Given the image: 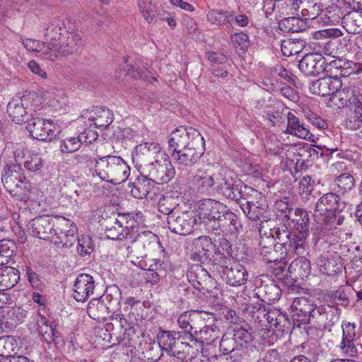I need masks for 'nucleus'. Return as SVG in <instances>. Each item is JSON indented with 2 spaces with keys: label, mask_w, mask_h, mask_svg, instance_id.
Returning <instances> with one entry per match:
<instances>
[{
  "label": "nucleus",
  "mask_w": 362,
  "mask_h": 362,
  "mask_svg": "<svg viewBox=\"0 0 362 362\" xmlns=\"http://www.w3.org/2000/svg\"><path fill=\"white\" fill-rule=\"evenodd\" d=\"M140 173L141 175L135 182L128 184L129 187L132 188L131 194L136 199H144L148 196L152 199L155 195V192H153L155 183L149 176L145 175L142 170H140Z\"/></svg>",
  "instance_id": "25"
},
{
  "label": "nucleus",
  "mask_w": 362,
  "mask_h": 362,
  "mask_svg": "<svg viewBox=\"0 0 362 362\" xmlns=\"http://www.w3.org/2000/svg\"><path fill=\"white\" fill-rule=\"evenodd\" d=\"M255 294L257 298L264 303H271L280 298L281 291L279 286L273 281L262 282L255 289Z\"/></svg>",
  "instance_id": "31"
},
{
  "label": "nucleus",
  "mask_w": 362,
  "mask_h": 362,
  "mask_svg": "<svg viewBox=\"0 0 362 362\" xmlns=\"http://www.w3.org/2000/svg\"><path fill=\"white\" fill-rule=\"evenodd\" d=\"M344 28L351 34L362 31V11L352 10L344 14L342 21Z\"/></svg>",
  "instance_id": "33"
},
{
  "label": "nucleus",
  "mask_w": 362,
  "mask_h": 362,
  "mask_svg": "<svg viewBox=\"0 0 362 362\" xmlns=\"http://www.w3.org/2000/svg\"><path fill=\"white\" fill-rule=\"evenodd\" d=\"M240 185L232 177L223 178L218 185V190L226 198L234 200V199H237L238 193H239L238 189H240Z\"/></svg>",
  "instance_id": "48"
},
{
  "label": "nucleus",
  "mask_w": 362,
  "mask_h": 362,
  "mask_svg": "<svg viewBox=\"0 0 362 362\" xmlns=\"http://www.w3.org/2000/svg\"><path fill=\"white\" fill-rule=\"evenodd\" d=\"M361 95L356 94L354 88L345 86L338 88L336 91H333L329 97V101L338 108L347 107L352 110L356 103H360Z\"/></svg>",
  "instance_id": "20"
},
{
  "label": "nucleus",
  "mask_w": 362,
  "mask_h": 362,
  "mask_svg": "<svg viewBox=\"0 0 362 362\" xmlns=\"http://www.w3.org/2000/svg\"><path fill=\"white\" fill-rule=\"evenodd\" d=\"M187 183L194 194L198 196H208L213 192L215 181L212 175L206 171L199 170L188 178Z\"/></svg>",
  "instance_id": "16"
},
{
  "label": "nucleus",
  "mask_w": 362,
  "mask_h": 362,
  "mask_svg": "<svg viewBox=\"0 0 362 362\" xmlns=\"http://www.w3.org/2000/svg\"><path fill=\"white\" fill-rule=\"evenodd\" d=\"M66 23H70V21L66 20V22H64L59 18H54L47 23L45 28L46 39L54 41L59 35H62V31L67 30Z\"/></svg>",
  "instance_id": "43"
},
{
  "label": "nucleus",
  "mask_w": 362,
  "mask_h": 362,
  "mask_svg": "<svg viewBox=\"0 0 362 362\" xmlns=\"http://www.w3.org/2000/svg\"><path fill=\"white\" fill-rule=\"evenodd\" d=\"M9 117L16 124H21L26 120V111L21 98H12L7 105Z\"/></svg>",
  "instance_id": "38"
},
{
  "label": "nucleus",
  "mask_w": 362,
  "mask_h": 362,
  "mask_svg": "<svg viewBox=\"0 0 362 362\" xmlns=\"http://www.w3.org/2000/svg\"><path fill=\"white\" fill-rule=\"evenodd\" d=\"M88 119L93 122L97 128L107 127L113 121V115L105 107H95L90 112Z\"/></svg>",
  "instance_id": "36"
},
{
  "label": "nucleus",
  "mask_w": 362,
  "mask_h": 362,
  "mask_svg": "<svg viewBox=\"0 0 362 362\" xmlns=\"http://www.w3.org/2000/svg\"><path fill=\"white\" fill-rule=\"evenodd\" d=\"M205 151V144L176 151L170 155L175 163L181 167L190 168L199 162Z\"/></svg>",
  "instance_id": "14"
},
{
  "label": "nucleus",
  "mask_w": 362,
  "mask_h": 362,
  "mask_svg": "<svg viewBox=\"0 0 362 362\" xmlns=\"http://www.w3.org/2000/svg\"><path fill=\"white\" fill-rule=\"evenodd\" d=\"M17 250L16 243L13 240L4 239L0 240V266L9 262Z\"/></svg>",
  "instance_id": "50"
},
{
  "label": "nucleus",
  "mask_w": 362,
  "mask_h": 362,
  "mask_svg": "<svg viewBox=\"0 0 362 362\" xmlns=\"http://www.w3.org/2000/svg\"><path fill=\"white\" fill-rule=\"evenodd\" d=\"M19 165H11L4 169L1 181L5 189L10 193L20 187V183L25 180V176L21 173Z\"/></svg>",
  "instance_id": "28"
},
{
  "label": "nucleus",
  "mask_w": 362,
  "mask_h": 362,
  "mask_svg": "<svg viewBox=\"0 0 362 362\" xmlns=\"http://www.w3.org/2000/svg\"><path fill=\"white\" fill-rule=\"evenodd\" d=\"M241 209L250 220L261 221L262 223H263L264 221L268 222L267 217L264 215L267 211V205L260 204L257 201L249 206L245 205Z\"/></svg>",
  "instance_id": "42"
},
{
  "label": "nucleus",
  "mask_w": 362,
  "mask_h": 362,
  "mask_svg": "<svg viewBox=\"0 0 362 362\" xmlns=\"http://www.w3.org/2000/svg\"><path fill=\"white\" fill-rule=\"evenodd\" d=\"M95 172L102 180L116 185L128 178L130 168L122 157L109 155L98 158Z\"/></svg>",
  "instance_id": "3"
},
{
  "label": "nucleus",
  "mask_w": 362,
  "mask_h": 362,
  "mask_svg": "<svg viewBox=\"0 0 362 362\" xmlns=\"http://www.w3.org/2000/svg\"><path fill=\"white\" fill-rule=\"evenodd\" d=\"M288 226L285 224L279 227L270 228L269 233L264 230V226L260 225L259 228V235L270 236L276 240L274 251L281 250L280 257H270V262L281 260L289 252H293L298 255H303L308 247L306 243L309 233L310 219L308 213L300 209L296 208L292 217L288 219Z\"/></svg>",
  "instance_id": "1"
},
{
  "label": "nucleus",
  "mask_w": 362,
  "mask_h": 362,
  "mask_svg": "<svg viewBox=\"0 0 362 362\" xmlns=\"http://www.w3.org/2000/svg\"><path fill=\"white\" fill-rule=\"evenodd\" d=\"M352 64L351 62L343 59H336L329 63H327L325 61L322 66V73L332 80H341V77H346L353 72Z\"/></svg>",
  "instance_id": "23"
},
{
  "label": "nucleus",
  "mask_w": 362,
  "mask_h": 362,
  "mask_svg": "<svg viewBox=\"0 0 362 362\" xmlns=\"http://www.w3.org/2000/svg\"><path fill=\"white\" fill-rule=\"evenodd\" d=\"M20 279L19 272L13 267H6L1 273V291L14 287Z\"/></svg>",
  "instance_id": "47"
},
{
  "label": "nucleus",
  "mask_w": 362,
  "mask_h": 362,
  "mask_svg": "<svg viewBox=\"0 0 362 362\" xmlns=\"http://www.w3.org/2000/svg\"><path fill=\"white\" fill-rule=\"evenodd\" d=\"M202 312L198 310L185 311L177 318V322L179 327L184 331L182 338L189 340V334H192L195 329L200 328L204 324Z\"/></svg>",
  "instance_id": "19"
},
{
  "label": "nucleus",
  "mask_w": 362,
  "mask_h": 362,
  "mask_svg": "<svg viewBox=\"0 0 362 362\" xmlns=\"http://www.w3.org/2000/svg\"><path fill=\"white\" fill-rule=\"evenodd\" d=\"M134 220L129 214H118L110 217L105 226V235L108 239H128L130 237V228L133 229Z\"/></svg>",
  "instance_id": "8"
},
{
  "label": "nucleus",
  "mask_w": 362,
  "mask_h": 362,
  "mask_svg": "<svg viewBox=\"0 0 362 362\" xmlns=\"http://www.w3.org/2000/svg\"><path fill=\"white\" fill-rule=\"evenodd\" d=\"M23 45L27 50L41 53L43 58L47 59L45 52H47L48 43L45 44L34 39L27 38L23 40Z\"/></svg>",
  "instance_id": "60"
},
{
  "label": "nucleus",
  "mask_w": 362,
  "mask_h": 362,
  "mask_svg": "<svg viewBox=\"0 0 362 362\" xmlns=\"http://www.w3.org/2000/svg\"><path fill=\"white\" fill-rule=\"evenodd\" d=\"M342 87L341 80L332 79L326 76L314 81L310 86L312 93L320 96H327L332 94L338 88Z\"/></svg>",
  "instance_id": "29"
},
{
  "label": "nucleus",
  "mask_w": 362,
  "mask_h": 362,
  "mask_svg": "<svg viewBox=\"0 0 362 362\" xmlns=\"http://www.w3.org/2000/svg\"><path fill=\"white\" fill-rule=\"evenodd\" d=\"M319 0L318 2L314 0H300L302 5L301 14L306 20H313L317 17H322V11L325 4Z\"/></svg>",
  "instance_id": "37"
},
{
  "label": "nucleus",
  "mask_w": 362,
  "mask_h": 362,
  "mask_svg": "<svg viewBox=\"0 0 362 362\" xmlns=\"http://www.w3.org/2000/svg\"><path fill=\"white\" fill-rule=\"evenodd\" d=\"M23 165L25 168L28 171L35 173L43 167L44 163L40 155L33 153L26 157Z\"/></svg>",
  "instance_id": "61"
},
{
  "label": "nucleus",
  "mask_w": 362,
  "mask_h": 362,
  "mask_svg": "<svg viewBox=\"0 0 362 362\" xmlns=\"http://www.w3.org/2000/svg\"><path fill=\"white\" fill-rule=\"evenodd\" d=\"M207 20L216 25H232L234 14L232 11L211 9L206 14Z\"/></svg>",
  "instance_id": "40"
},
{
  "label": "nucleus",
  "mask_w": 362,
  "mask_h": 362,
  "mask_svg": "<svg viewBox=\"0 0 362 362\" xmlns=\"http://www.w3.org/2000/svg\"><path fill=\"white\" fill-rule=\"evenodd\" d=\"M27 129L30 135L40 141H50L55 136V125L52 120H47L40 117H33L26 120Z\"/></svg>",
  "instance_id": "15"
},
{
  "label": "nucleus",
  "mask_w": 362,
  "mask_h": 362,
  "mask_svg": "<svg viewBox=\"0 0 362 362\" xmlns=\"http://www.w3.org/2000/svg\"><path fill=\"white\" fill-rule=\"evenodd\" d=\"M67 37L65 42L62 44L57 43L56 41L48 43L47 52H45L47 59L56 60L69 54L76 53L81 47V37L76 33L66 30Z\"/></svg>",
  "instance_id": "6"
},
{
  "label": "nucleus",
  "mask_w": 362,
  "mask_h": 362,
  "mask_svg": "<svg viewBox=\"0 0 362 362\" xmlns=\"http://www.w3.org/2000/svg\"><path fill=\"white\" fill-rule=\"evenodd\" d=\"M341 211L329 212L316 220L328 230L337 229L344 222V216L341 214Z\"/></svg>",
  "instance_id": "49"
},
{
  "label": "nucleus",
  "mask_w": 362,
  "mask_h": 362,
  "mask_svg": "<svg viewBox=\"0 0 362 362\" xmlns=\"http://www.w3.org/2000/svg\"><path fill=\"white\" fill-rule=\"evenodd\" d=\"M305 42L301 39H286L281 41V49L285 57L298 54L304 49Z\"/></svg>",
  "instance_id": "45"
},
{
  "label": "nucleus",
  "mask_w": 362,
  "mask_h": 362,
  "mask_svg": "<svg viewBox=\"0 0 362 362\" xmlns=\"http://www.w3.org/2000/svg\"><path fill=\"white\" fill-rule=\"evenodd\" d=\"M163 349L156 341L149 343L145 351V357L148 361L156 362L161 358Z\"/></svg>",
  "instance_id": "64"
},
{
  "label": "nucleus",
  "mask_w": 362,
  "mask_h": 362,
  "mask_svg": "<svg viewBox=\"0 0 362 362\" xmlns=\"http://www.w3.org/2000/svg\"><path fill=\"white\" fill-rule=\"evenodd\" d=\"M214 243L211 238L200 236L193 241V248L190 251V259L196 264H204L213 260Z\"/></svg>",
  "instance_id": "12"
},
{
  "label": "nucleus",
  "mask_w": 362,
  "mask_h": 362,
  "mask_svg": "<svg viewBox=\"0 0 362 362\" xmlns=\"http://www.w3.org/2000/svg\"><path fill=\"white\" fill-rule=\"evenodd\" d=\"M129 239H132V245L127 247L128 257H142L144 255L143 252L139 251L141 247H143V249L157 248L162 252L164 251L158 237L151 232L144 231L138 234L134 238L130 236Z\"/></svg>",
  "instance_id": "9"
},
{
  "label": "nucleus",
  "mask_w": 362,
  "mask_h": 362,
  "mask_svg": "<svg viewBox=\"0 0 362 362\" xmlns=\"http://www.w3.org/2000/svg\"><path fill=\"white\" fill-rule=\"evenodd\" d=\"M143 173L157 184L168 183L175 175V168L165 153H160L155 160L140 165Z\"/></svg>",
  "instance_id": "4"
},
{
  "label": "nucleus",
  "mask_w": 362,
  "mask_h": 362,
  "mask_svg": "<svg viewBox=\"0 0 362 362\" xmlns=\"http://www.w3.org/2000/svg\"><path fill=\"white\" fill-rule=\"evenodd\" d=\"M167 221L169 229L173 233L180 235H189L199 228L197 218L189 212L171 214L168 216Z\"/></svg>",
  "instance_id": "10"
},
{
  "label": "nucleus",
  "mask_w": 362,
  "mask_h": 362,
  "mask_svg": "<svg viewBox=\"0 0 362 362\" xmlns=\"http://www.w3.org/2000/svg\"><path fill=\"white\" fill-rule=\"evenodd\" d=\"M204 144V139L198 130L192 127L183 126L172 132L168 141L170 151Z\"/></svg>",
  "instance_id": "5"
},
{
  "label": "nucleus",
  "mask_w": 362,
  "mask_h": 362,
  "mask_svg": "<svg viewBox=\"0 0 362 362\" xmlns=\"http://www.w3.org/2000/svg\"><path fill=\"white\" fill-rule=\"evenodd\" d=\"M127 76L133 78H143L144 80H146L148 77L144 72H141V71L136 69L133 66L128 64L125 65L123 69L116 71L115 76L119 79L123 80Z\"/></svg>",
  "instance_id": "58"
},
{
  "label": "nucleus",
  "mask_w": 362,
  "mask_h": 362,
  "mask_svg": "<svg viewBox=\"0 0 362 362\" xmlns=\"http://www.w3.org/2000/svg\"><path fill=\"white\" fill-rule=\"evenodd\" d=\"M340 313V309L329 305H320L317 308V314L325 316V325L327 326H332L337 324L339 320Z\"/></svg>",
  "instance_id": "51"
},
{
  "label": "nucleus",
  "mask_w": 362,
  "mask_h": 362,
  "mask_svg": "<svg viewBox=\"0 0 362 362\" xmlns=\"http://www.w3.org/2000/svg\"><path fill=\"white\" fill-rule=\"evenodd\" d=\"M360 103L353 107L352 112L349 118V125L351 129H359L362 127V95Z\"/></svg>",
  "instance_id": "57"
},
{
  "label": "nucleus",
  "mask_w": 362,
  "mask_h": 362,
  "mask_svg": "<svg viewBox=\"0 0 362 362\" xmlns=\"http://www.w3.org/2000/svg\"><path fill=\"white\" fill-rule=\"evenodd\" d=\"M325 58L319 53L305 54L299 62L300 71L308 76H317L322 73Z\"/></svg>",
  "instance_id": "26"
},
{
  "label": "nucleus",
  "mask_w": 362,
  "mask_h": 362,
  "mask_svg": "<svg viewBox=\"0 0 362 362\" xmlns=\"http://www.w3.org/2000/svg\"><path fill=\"white\" fill-rule=\"evenodd\" d=\"M238 192L237 199H234V200L239 203L240 208L245 205L249 206L257 202L259 198H262L261 193L257 190L245 185H240Z\"/></svg>",
  "instance_id": "39"
},
{
  "label": "nucleus",
  "mask_w": 362,
  "mask_h": 362,
  "mask_svg": "<svg viewBox=\"0 0 362 362\" xmlns=\"http://www.w3.org/2000/svg\"><path fill=\"white\" fill-rule=\"evenodd\" d=\"M87 313L90 317L98 322H106L110 317V306L100 298H93L87 307Z\"/></svg>",
  "instance_id": "30"
},
{
  "label": "nucleus",
  "mask_w": 362,
  "mask_h": 362,
  "mask_svg": "<svg viewBox=\"0 0 362 362\" xmlns=\"http://www.w3.org/2000/svg\"><path fill=\"white\" fill-rule=\"evenodd\" d=\"M77 227L71 220L56 216V223L52 231L51 241L58 247H69L77 240Z\"/></svg>",
  "instance_id": "7"
},
{
  "label": "nucleus",
  "mask_w": 362,
  "mask_h": 362,
  "mask_svg": "<svg viewBox=\"0 0 362 362\" xmlns=\"http://www.w3.org/2000/svg\"><path fill=\"white\" fill-rule=\"evenodd\" d=\"M230 40L242 53L246 52L250 47L249 36L243 32L231 34Z\"/></svg>",
  "instance_id": "59"
},
{
  "label": "nucleus",
  "mask_w": 362,
  "mask_h": 362,
  "mask_svg": "<svg viewBox=\"0 0 362 362\" xmlns=\"http://www.w3.org/2000/svg\"><path fill=\"white\" fill-rule=\"evenodd\" d=\"M182 337L179 332L160 330L157 334L158 344L168 354L180 343Z\"/></svg>",
  "instance_id": "34"
},
{
  "label": "nucleus",
  "mask_w": 362,
  "mask_h": 362,
  "mask_svg": "<svg viewBox=\"0 0 362 362\" xmlns=\"http://www.w3.org/2000/svg\"><path fill=\"white\" fill-rule=\"evenodd\" d=\"M251 328L248 325L240 327H235L233 329V336L238 344H242L243 349L247 348V344L252 340V335L250 332Z\"/></svg>",
  "instance_id": "55"
},
{
  "label": "nucleus",
  "mask_w": 362,
  "mask_h": 362,
  "mask_svg": "<svg viewBox=\"0 0 362 362\" xmlns=\"http://www.w3.org/2000/svg\"><path fill=\"white\" fill-rule=\"evenodd\" d=\"M345 207L346 203L341 200L338 194L332 192L327 193L317 202L313 216L316 220L329 212L342 211Z\"/></svg>",
  "instance_id": "17"
},
{
  "label": "nucleus",
  "mask_w": 362,
  "mask_h": 362,
  "mask_svg": "<svg viewBox=\"0 0 362 362\" xmlns=\"http://www.w3.org/2000/svg\"><path fill=\"white\" fill-rule=\"evenodd\" d=\"M321 273L332 276L339 272L341 266L336 262L334 258H329L327 255H320L316 261Z\"/></svg>",
  "instance_id": "46"
},
{
  "label": "nucleus",
  "mask_w": 362,
  "mask_h": 362,
  "mask_svg": "<svg viewBox=\"0 0 362 362\" xmlns=\"http://www.w3.org/2000/svg\"><path fill=\"white\" fill-rule=\"evenodd\" d=\"M83 139L78 134L76 136L67 137L61 141L60 151L62 153H74L78 151L82 143Z\"/></svg>",
  "instance_id": "56"
},
{
  "label": "nucleus",
  "mask_w": 362,
  "mask_h": 362,
  "mask_svg": "<svg viewBox=\"0 0 362 362\" xmlns=\"http://www.w3.org/2000/svg\"><path fill=\"white\" fill-rule=\"evenodd\" d=\"M100 298L103 299V302L107 303L110 309L112 305L119 303L121 298L120 290L117 286L110 287Z\"/></svg>",
  "instance_id": "62"
},
{
  "label": "nucleus",
  "mask_w": 362,
  "mask_h": 362,
  "mask_svg": "<svg viewBox=\"0 0 362 362\" xmlns=\"http://www.w3.org/2000/svg\"><path fill=\"white\" fill-rule=\"evenodd\" d=\"M221 277L231 286H240L245 284L248 279L247 269L238 262H233L230 267H222Z\"/></svg>",
  "instance_id": "22"
},
{
  "label": "nucleus",
  "mask_w": 362,
  "mask_h": 362,
  "mask_svg": "<svg viewBox=\"0 0 362 362\" xmlns=\"http://www.w3.org/2000/svg\"><path fill=\"white\" fill-rule=\"evenodd\" d=\"M56 223V216H40L33 218L28 224L29 232L40 239H51Z\"/></svg>",
  "instance_id": "18"
},
{
  "label": "nucleus",
  "mask_w": 362,
  "mask_h": 362,
  "mask_svg": "<svg viewBox=\"0 0 362 362\" xmlns=\"http://www.w3.org/2000/svg\"><path fill=\"white\" fill-rule=\"evenodd\" d=\"M290 272H296L302 279L307 277L310 274V262L305 257H300L293 260L288 267Z\"/></svg>",
  "instance_id": "53"
},
{
  "label": "nucleus",
  "mask_w": 362,
  "mask_h": 362,
  "mask_svg": "<svg viewBox=\"0 0 362 362\" xmlns=\"http://www.w3.org/2000/svg\"><path fill=\"white\" fill-rule=\"evenodd\" d=\"M288 123L285 132L300 139L315 141V136L310 132L308 126L302 122L293 113H288Z\"/></svg>",
  "instance_id": "27"
},
{
  "label": "nucleus",
  "mask_w": 362,
  "mask_h": 362,
  "mask_svg": "<svg viewBox=\"0 0 362 362\" xmlns=\"http://www.w3.org/2000/svg\"><path fill=\"white\" fill-rule=\"evenodd\" d=\"M291 317L293 323L305 324L309 322L310 317H315L317 314V308L314 307L312 300L307 298H296L291 305Z\"/></svg>",
  "instance_id": "13"
},
{
  "label": "nucleus",
  "mask_w": 362,
  "mask_h": 362,
  "mask_svg": "<svg viewBox=\"0 0 362 362\" xmlns=\"http://www.w3.org/2000/svg\"><path fill=\"white\" fill-rule=\"evenodd\" d=\"M219 350L223 354L217 357L219 362H241L244 350L242 344L235 339L231 334H223L219 342Z\"/></svg>",
  "instance_id": "11"
},
{
  "label": "nucleus",
  "mask_w": 362,
  "mask_h": 362,
  "mask_svg": "<svg viewBox=\"0 0 362 362\" xmlns=\"http://www.w3.org/2000/svg\"><path fill=\"white\" fill-rule=\"evenodd\" d=\"M74 298L77 301L84 302L93 294L95 281L90 274H80L74 281Z\"/></svg>",
  "instance_id": "24"
},
{
  "label": "nucleus",
  "mask_w": 362,
  "mask_h": 362,
  "mask_svg": "<svg viewBox=\"0 0 362 362\" xmlns=\"http://www.w3.org/2000/svg\"><path fill=\"white\" fill-rule=\"evenodd\" d=\"M189 283L204 294L210 293L211 290L207 287L208 283H213L208 271L201 264H194L190 267L187 274Z\"/></svg>",
  "instance_id": "21"
},
{
  "label": "nucleus",
  "mask_w": 362,
  "mask_h": 362,
  "mask_svg": "<svg viewBox=\"0 0 362 362\" xmlns=\"http://www.w3.org/2000/svg\"><path fill=\"white\" fill-rule=\"evenodd\" d=\"M135 155L134 160L138 162H144L145 156L148 158L153 157L155 159L160 153H163L160 151L159 145L154 142H145L136 146L134 148Z\"/></svg>",
  "instance_id": "35"
},
{
  "label": "nucleus",
  "mask_w": 362,
  "mask_h": 362,
  "mask_svg": "<svg viewBox=\"0 0 362 362\" xmlns=\"http://www.w3.org/2000/svg\"><path fill=\"white\" fill-rule=\"evenodd\" d=\"M267 308L261 303L249 304L244 310L245 317L255 322H259L261 326L264 325Z\"/></svg>",
  "instance_id": "41"
},
{
  "label": "nucleus",
  "mask_w": 362,
  "mask_h": 362,
  "mask_svg": "<svg viewBox=\"0 0 362 362\" xmlns=\"http://www.w3.org/2000/svg\"><path fill=\"white\" fill-rule=\"evenodd\" d=\"M15 339L11 336L0 337V356H10L15 349Z\"/></svg>",
  "instance_id": "63"
},
{
  "label": "nucleus",
  "mask_w": 362,
  "mask_h": 362,
  "mask_svg": "<svg viewBox=\"0 0 362 362\" xmlns=\"http://www.w3.org/2000/svg\"><path fill=\"white\" fill-rule=\"evenodd\" d=\"M199 228L215 235L234 233L240 226L236 214L212 199H204L197 205Z\"/></svg>",
  "instance_id": "2"
},
{
  "label": "nucleus",
  "mask_w": 362,
  "mask_h": 362,
  "mask_svg": "<svg viewBox=\"0 0 362 362\" xmlns=\"http://www.w3.org/2000/svg\"><path fill=\"white\" fill-rule=\"evenodd\" d=\"M38 332L45 341L51 344L53 341V329L55 326L54 323L48 324L45 317L40 315L37 320Z\"/></svg>",
  "instance_id": "54"
},
{
  "label": "nucleus",
  "mask_w": 362,
  "mask_h": 362,
  "mask_svg": "<svg viewBox=\"0 0 362 362\" xmlns=\"http://www.w3.org/2000/svg\"><path fill=\"white\" fill-rule=\"evenodd\" d=\"M189 341L197 342H206L212 344L218 337L219 330L216 327L209 325L200 326V328L195 329L192 334H189Z\"/></svg>",
  "instance_id": "32"
},
{
  "label": "nucleus",
  "mask_w": 362,
  "mask_h": 362,
  "mask_svg": "<svg viewBox=\"0 0 362 362\" xmlns=\"http://www.w3.org/2000/svg\"><path fill=\"white\" fill-rule=\"evenodd\" d=\"M334 185L337 187V189H335L337 192L344 194L354 189L355 179L349 173H342L335 178Z\"/></svg>",
  "instance_id": "52"
},
{
  "label": "nucleus",
  "mask_w": 362,
  "mask_h": 362,
  "mask_svg": "<svg viewBox=\"0 0 362 362\" xmlns=\"http://www.w3.org/2000/svg\"><path fill=\"white\" fill-rule=\"evenodd\" d=\"M344 14L340 6L332 4L328 7H323L321 20L326 24L336 25L340 21H343Z\"/></svg>",
  "instance_id": "44"
}]
</instances>
